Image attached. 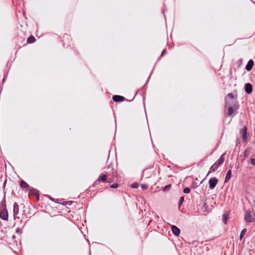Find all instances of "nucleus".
<instances>
[{
  "mask_svg": "<svg viewBox=\"0 0 255 255\" xmlns=\"http://www.w3.org/2000/svg\"><path fill=\"white\" fill-rule=\"evenodd\" d=\"M237 96L235 97L232 93H229L225 98V106L228 107V115L230 117H234L237 113L238 103L237 100Z\"/></svg>",
  "mask_w": 255,
  "mask_h": 255,
  "instance_id": "obj_1",
  "label": "nucleus"
},
{
  "mask_svg": "<svg viewBox=\"0 0 255 255\" xmlns=\"http://www.w3.org/2000/svg\"><path fill=\"white\" fill-rule=\"evenodd\" d=\"M225 161V154H222L219 159L215 162V163L212 165L209 169V171L207 175L208 176L210 173L213 172L217 170L218 167L222 165Z\"/></svg>",
  "mask_w": 255,
  "mask_h": 255,
  "instance_id": "obj_2",
  "label": "nucleus"
},
{
  "mask_svg": "<svg viewBox=\"0 0 255 255\" xmlns=\"http://www.w3.org/2000/svg\"><path fill=\"white\" fill-rule=\"evenodd\" d=\"M254 214L253 212L249 210L245 212L244 219L246 222L251 223L255 221L254 218Z\"/></svg>",
  "mask_w": 255,
  "mask_h": 255,
  "instance_id": "obj_3",
  "label": "nucleus"
},
{
  "mask_svg": "<svg viewBox=\"0 0 255 255\" xmlns=\"http://www.w3.org/2000/svg\"><path fill=\"white\" fill-rule=\"evenodd\" d=\"M218 182V179L216 177H212L209 180V188L213 189Z\"/></svg>",
  "mask_w": 255,
  "mask_h": 255,
  "instance_id": "obj_4",
  "label": "nucleus"
},
{
  "mask_svg": "<svg viewBox=\"0 0 255 255\" xmlns=\"http://www.w3.org/2000/svg\"><path fill=\"white\" fill-rule=\"evenodd\" d=\"M8 214L6 209H2L0 210V218L3 220H7Z\"/></svg>",
  "mask_w": 255,
  "mask_h": 255,
  "instance_id": "obj_5",
  "label": "nucleus"
},
{
  "mask_svg": "<svg viewBox=\"0 0 255 255\" xmlns=\"http://www.w3.org/2000/svg\"><path fill=\"white\" fill-rule=\"evenodd\" d=\"M245 92L248 94H251L253 91V86L250 83H247L245 85Z\"/></svg>",
  "mask_w": 255,
  "mask_h": 255,
  "instance_id": "obj_6",
  "label": "nucleus"
},
{
  "mask_svg": "<svg viewBox=\"0 0 255 255\" xmlns=\"http://www.w3.org/2000/svg\"><path fill=\"white\" fill-rule=\"evenodd\" d=\"M171 231L172 233L176 236H179L180 233V229L175 225L171 226Z\"/></svg>",
  "mask_w": 255,
  "mask_h": 255,
  "instance_id": "obj_7",
  "label": "nucleus"
},
{
  "mask_svg": "<svg viewBox=\"0 0 255 255\" xmlns=\"http://www.w3.org/2000/svg\"><path fill=\"white\" fill-rule=\"evenodd\" d=\"M19 212V207L17 203L14 202L13 206V213L14 218H15V216L18 214Z\"/></svg>",
  "mask_w": 255,
  "mask_h": 255,
  "instance_id": "obj_8",
  "label": "nucleus"
},
{
  "mask_svg": "<svg viewBox=\"0 0 255 255\" xmlns=\"http://www.w3.org/2000/svg\"><path fill=\"white\" fill-rule=\"evenodd\" d=\"M113 100L115 102H123L125 100V98L122 96L114 95L113 97Z\"/></svg>",
  "mask_w": 255,
  "mask_h": 255,
  "instance_id": "obj_9",
  "label": "nucleus"
},
{
  "mask_svg": "<svg viewBox=\"0 0 255 255\" xmlns=\"http://www.w3.org/2000/svg\"><path fill=\"white\" fill-rule=\"evenodd\" d=\"M241 132L243 135V138L244 142H246L247 140V128L246 127H244L242 130Z\"/></svg>",
  "mask_w": 255,
  "mask_h": 255,
  "instance_id": "obj_10",
  "label": "nucleus"
},
{
  "mask_svg": "<svg viewBox=\"0 0 255 255\" xmlns=\"http://www.w3.org/2000/svg\"><path fill=\"white\" fill-rule=\"evenodd\" d=\"M254 65V61L252 59H250L248 61L247 64L246 66V70L248 71H251Z\"/></svg>",
  "mask_w": 255,
  "mask_h": 255,
  "instance_id": "obj_11",
  "label": "nucleus"
},
{
  "mask_svg": "<svg viewBox=\"0 0 255 255\" xmlns=\"http://www.w3.org/2000/svg\"><path fill=\"white\" fill-rule=\"evenodd\" d=\"M20 187L23 189H25L26 190H29V185L24 180H22L20 183Z\"/></svg>",
  "mask_w": 255,
  "mask_h": 255,
  "instance_id": "obj_12",
  "label": "nucleus"
},
{
  "mask_svg": "<svg viewBox=\"0 0 255 255\" xmlns=\"http://www.w3.org/2000/svg\"><path fill=\"white\" fill-rule=\"evenodd\" d=\"M231 176H232V170L231 169H229L227 172V174H226V177L225 178L224 182L227 183L231 178Z\"/></svg>",
  "mask_w": 255,
  "mask_h": 255,
  "instance_id": "obj_13",
  "label": "nucleus"
},
{
  "mask_svg": "<svg viewBox=\"0 0 255 255\" xmlns=\"http://www.w3.org/2000/svg\"><path fill=\"white\" fill-rule=\"evenodd\" d=\"M107 174H102L100 176H99L98 181L100 182H105L107 181Z\"/></svg>",
  "mask_w": 255,
  "mask_h": 255,
  "instance_id": "obj_14",
  "label": "nucleus"
},
{
  "mask_svg": "<svg viewBox=\"0 0 255 255\" xmlns=\"http://www.w3.org/2000/svg\"><path fill=\"white\" fill-rule=\"evenodd\" d=\"M29 191L32 194L36 196H37L38 198H39V191L36 189H34L33 188H29Z\"/></svg>",
  "mask_w": 255,
  "mask_h": 255,
  "instance_id": "obj_15",
  "label": "nucleus"
},
{
  "mask_svg": "<svg viewBox=\"0 0 255 255\" xmlns=\"http://www.w3.org/2000/svg\"><path fill=\"white\" fill-rule=\"evenodd\" d=\"M35 40V38H34V37L33 36H31L27 38V42L28 43H32L34 42Z\"/></svg>",
  "mask_w": 255,
  "mask_h": 255,
  "instance_id": "obj_16",
  "label": "nucleus"
},
{
  "mask_svg": "<svg viewBox=\"0 0 255 255\" xmlns=\"http://www.w3.org/2000/svg\"><path fill=\"white\" fill-rule=\"evenodd\" d=\"M246 232H247L246 229H244L242 230V231H241V233L240 234V240H242V239L243 238V237L244 236V235H245Z\"/></svg>",
  "mask_w": 255,
  "mask_h": 255,
  "instance_id": "obj_17",
  "label": "nucleus"
},
{
  "mask_svg": "<svg viewBox=\"0 0 255 255\" xmlns=\"http://www.w3.org/2000/svg\"><path fill=\"white\" fill-rule=\"evenodd\" d=\"M1 206L3 208V209H6V201H5V196H4L3 199L1 202Z\"/></svg>",
  "mask_w": 255,
  "mask_h": 255,
  "instance_id": "obj_18",
  "label": "nucleus"
},
{
  "mask_svg": "<svg viewBox=\"0 0 255 255\" xmlns=\"http://www.w3.org/2000/svg\"><path fill=\"white\" fill-rule=\"evenodd\" d=\"M184 201V197L183 196L181 197L179 199V202H178L179 207H180L181 206V205L182 204Z\"/></svg>",
  "mask_w": 255,
  "mask_h": 255,
  "instance_id": "obj_19",
  "label": "nucleus"
},
{
  "mask_svg": "<svg viewBox=\"0 0 255 255\" xmlns=\"http://www.w3.org/2000/svg\"><path fill=\"white\" fill-rule=\"evenodd\" d=\"M171 186L170 184L165 186L163 189V191H167L169 190L171 188Z\"/></svg>",
  "mask_w": 255,
  "mask_h": 255,
  "instance_id": "obj_20",
  "label": "nucleus"
},
{
  "mask_svg": "<svg viewBox=\"0 0 255 255\" xmlns=\"http://www.w3.org/2000/svg\"><path fill=\"white\" fill-rule=\"evenodd\" d=\"M243 59L242 58L240 59L238 61L236 62V64L238 65V67H240L241 65L242 64Z\"/></svg>",
  "mask_w": 255,
  "mask_h": 255,
  "instance_id": "obj_21",
  "label": "nucleus"
},
{
  "mask_svg": "<svg viewBox=\"0 0 255 255\" xmlns=\"http://www.w3.org/2000/svg\"><path fill=\"white\" fill-rule=\"evenodd\" d=\"M130 187L132 188H137L138 187V184L136 182H134L131 185Z\"/></svg>",
  "mask_w": 255,
  "mask_h": 255,
  "instance_id": "obj_22",
  "label": "nucleus"
},
{
  "mask_svg": "<svg viewBox=\"0 0 255 255\" xmlns=\"http://www.w3.org/2000/svg\"><path fill=\"white\" fill-rule=\"evenodd\" d=\"M190 192V189L188 187L185 188L183 189V192L185 194H188Z\"/></svg>",
  "mask_w": 255,
  "mask_h": 255,
  "instance_id": "obj_23",
  "label": "nucleus"
},
{
  "mask_svg": "<svg viewBox=\"0 0 255 255\" xmlns=\"http://www.w3.org/2000/svg\"><path fill=\"white\" fill-rule=\"evenodd\" d=\"M73 201H65L63 203V205H71L73 203Z\"/></svg>",
  "mask_w": 255,
  "mask_h": 255,
  "instance_id": "obj_24",
  "label": "nucleus"
},
{
  "mask_svg": "<svg viewBox=\"0 0 255 255\" xmlns=\"http://www.w3.org/2000/svg\"><path fill=\"white\" fill-rule=\"evenodd\" d=\"M119 187V184L118 183H114L110 186L111 188H117Z\"/></svg>",
  "mask_w": 255,
  "mask_h": 255,
  "instance_id": "obj_25",
  "label": "nucleus"
},
{
  "mask_svg": "<svg viewBox=\"0 0 255 255\" xmlns=\"http://www.w3.org/2000/svg\"><path fill=\"white\" fill-rule=\"evenodd\" d=\"M227 219V216L225 214H224L223 215V221L225 224H227V223H226Z\"/></svg>",
  "mask_w": 255,
  "mask_h": 255,
  "instance_id": "obj_26",
  "label": "nucleus"
},
{
  "mask_svg": "<svg viewBox=\"0 0 255 255\" xmlns=\"http://www.w3.org/2000/svg\"><path fill=\"white\" fill-rule=\"evenodd\" d=\"M141 187L143 189H146L148 188V185L146 184H141Z\"/></svg>",
  "mask_w": 255,
  "mask_h": 255,
  "instance_id": "obj_27",
  "label": "nucleus"
},
{
  "mask_svg": "<svg viewBox=\"0 0 255 255\" xmlns=\"http://www.w3.org/2000/svg\"><path fill=\"white\" fill-rule=\"evenodd\" d=\"M251 162L253 165H255V158H252L251 159Z\"/></svg>",
  "mask_w": 255,
  "mask_h": 255,
  "instance_id": "obj_28",
  "label": "nucleus"
},
{
  "mask_svg": "<svg viewBox=\"0 0 255 255\" xmlns=\"http://www.w3.org/2000/svg\"><path fill=\"white\" fill-rule=\"evenodd\" d=\"M166 49L163 50L162 52H161V56H163L164 55V54L166 53Z\"/></svg>",
  "mask_w": 255,
  "mask_h": 255,
  "instance_id": "obj_29",
  "label": "nucleus"
},
{
  "mask_svg": "<svg viewBox=\"0 0 255 255\" xmlns=\"http://www.w3.org/2000/svg\"><path fill=\"white\" fill-rule=\"evenodd\" d=\"M20 228H16V233H19V232H20Z\"/></svg>",
  "mask_w": 255,
  "mask_h": 255,
  "instance_id": "obj_30",
  "label": "nucleus"
},
{
  "mask_svg": "<svg viewBox=\"0 0 255 255\" xmlns=\"http://www.w3.org/2000/svg\"><path fill=\"white\" fill-rule=\"evenodd\" d=\"M4 80H5V78H3V79H2V83H3V82H4Z\"/></svg>",
  "mask_w": 255,
  "mask_h": 255,
  "instance_id": "obj_31",
  "label": "nucleus"
},
{
  "mask_svg": "<svg viewBox=\"0 0 255 255\" xmlns=\"http://www.w3.org/2000/svg\"><path fill=\"white\" fill-rule=\"evenodd\" d=\"M206 205V203H204V204L203 205V207H204Z\"/></svg>",
  "mask_w": 255,
  "mask_h": 255,
  "instance_id": "obj_32",
  "label": "nucleus"
},
{
  "mask_svg": "<svg viewBox=\"0 0 255 255\" xmlns=\"http://www.w3.org/2000/svg\"><path fill=\"white\" fill-rule=\"evenodd\" d=\"M51 200L52 201H54V199H53V198H51Z\"/></svg>",
  "mask_w": 255,
  "mask_h": 255,
  "instance_id": "obj_33",
  "label": "nucleus"
}]
</instances>
